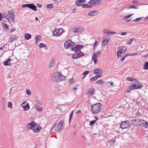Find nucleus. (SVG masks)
I'll list each match as a JSON object with an SVG mask.
<instances>
[{
    "instance_id": "15",
    "label": "nucleus",
    "mask_w": 148,
    "mask_h": 148,
    "mask_svg": "<svg viewBox=\"0 0 148 148\" xmlns=\"http://www.w3.org/2000/svg\"><path fill=\"white\" fill-rule=\"evenodd\" d=\"M101 3V1L100 0H91L88 2V3L90 4L99 5Z\"/></svg>"
},
{
    "instance_id": "16",
    "label": "nucleus",
    "mask_w": 148,
    "mask_h": 148,
    "mask_svg": "<svg viewBox=\"0 0 148 148\" xmlns=\"http://www.w3.org/2000/svg\"><path fill=\"white\" fill-rule=\"evenodd\" d=\"M140 121V120L139 119H134V120H131L132 124L135 126L139 125Z\"/></svg>"
},
{
    "instance_id": "64",
    "label": "nucleus",
    "mask_w": 148,
    "mask_h": 148,
    "mask_svg": "<svg viewBox=\"0 0 148 148\" xmlns=\"http://www.w3.org/2000/svg\"><path fill=\"white\" fill-rule=\"evenodd\" d=\"M132 2L134 4H137L138 3V1H132Z\"/></svg>"
},
{
    "instance_id": "14",
    "label": "nucleus",
    "mask_w": 148,
    "mask_h": 148,
    "mask_svg": "<svg viewBox=\"0 0 148 148\" xmlns=\"http://www.w3.org/2000/svg\"><path fill=\"white\" fill-rule=\"evenodd\" d=\"M93 73L97 75V76H101L103 73L102 71L100 69H96L94 70Z\"/></svg>"
},
{
    "instance_id": "56",
    "label": "nucleus",
    "mask_w": 148,
    "mask_h": 148,
    "mask_svg": "<svg viewBox=\"0 0 148 148\" xmlns=\"http://www.w3.org/2000/svg\"><path fill=\"white\" fill-rule=\"evenodd\" d=\"M126 34V32H121L120 34L121 35H125Z\"/></svg>"
},
{
    "instance_id": "32",
    "label": "nucleus",
    "mask_w": 148,
    "mask_h": 148,
    "mask_svg": "<svg viewBox=\"0 0 148 148\" xmlns=\"http://www.w3.org/2000/svg\"><path fill=\"white\" fill-rule=\"evenodd\" d=\"M41 36L39 35H37L35 37L36 39V43H37V42L38 41L41 40Z\"/></svg>"
},
{
    "instance_id": "11",
    "label": "nucleus",
    "mask_w": 148,
    "mask_h": 148,
    "mask_svg": "<svg viewBox=\"0 0 148 148\" xmlns=\"http://www.w3.org/2000/svg\"><path fill=\"white\" fill-rule=\"evenodd\" d=\"M9 18H10L11 21L14 22L15 20V15L13 12L9 11L8 12Z\"/></svg>"
},
{
    "instance_id": "60",
    "label": "nucleus",
    "mask_w": 148,
    "mask_h": 148,
    "mask_svg": "<svg viewBox=\"0 0 148 148\" xmlns=\"http://www.w3.org/2000/svg\"><path fill=\"white\" fill-rule=\"evenodd\" d=\"M136 113H137V114H136L135 116L138 115L140 114V112L138 111V110H137V111Z\"/></svg>"
},
{
    "instance_id": "34",
    "label": "nucleus",
    "mask_w": 148,
    "mask_h": 148,
    "mask_svg": "<svg viewBox=\"0 0 148 148\" xmlns=\"http://www.w3.org/2000/svg\"><path fill=\"white\" fill-rule=\"evenodd\" d=\"M130 81H133L135 83H138V80L137 79H134L132 77H130Z\"/></svg>"
},
{
    "instance_id": "4",
    "label": "nucleus",
    "mask_w": 148,
    "mask_h": 148,
    "mask_svg": "<svg viewBox=\"0 0 148 148\" xmlns=\"http://www.w3.org/2000/svg\"><path fill=\"white\" fill-rule=\"evenodd\" d=\"M75 44L72 42L70 39H69L65 42L64 44V47L66 48H72Z\"/></svg>"
},
{
    "instance_id": "54",
    "label": "nucleus",
    "mask_w": 148,
    "mask_h": 148,
    "mask_svg": "<svg viewBox=\"0 0 148 148\" xmlns=\"http://www.w3.org/2000/svg\"><path fill=\"white\" fill-rule=\"evenodd\" d=\"M94 62L95 63V64H96L98 60L97 59L95 58V59H94Z\"/></svg>"
},
{
    "instance_id": "3",
    "label": "nucleus",
    "mask_w": 148,
    "mask_h": 148,
    "mask_svg": "<svg viewBox=\"0 0 148 148\" xmlns=\"http://www.w3.org/2000/svg\"><path fill=\"white\" fill-rule=\"evenodd\" d=\"M64 125V121L63 120H61L56 125H54L51 130L53 128L54 126L55 131L57 132H60L63 130Z\"/></svg>"
},
{
    "instance_id": "43",
    "label": "nucleus",
    "mask_w": 148,
    "mask_h": 148,
    "mask_svg": "<svg viewBox=\"0 0 148 148\" xmlns=\"http://www.w3.org/2000/svg\"><path fill=\"white\" fill-rule=\"evenodd\" d=\"M53 7V5L52 4H47L46 5V7L49 8H52Z\"/></svg>"
},
{
    "instance_id": "52",
    "label": "nucleus",
    "mask_w": 148,
    "mask_h": 148,
    "mask_svg": "<svg viewBox=\"0 0 148 148\" xmlns=\"http://www.w3.org/2000/svg\"><path fill=\"white\" fill-rule=\"evenodd\" d=\"M129 55H125V56L123 57H122V58L121 59V61H123L124 60H125V57H126V56H128Z\"/></svg>"
},
{
    "instance_id": "8",
    "label": "nucleus",
    "mask_w": 148,
    "mask_h": 148,
    "mask_svg": "<svg viewBox=\"0 0 148 148\" xmlns=\"http://www.w3.org/2000/svg\"><path fill=\"white\" fill-rule=\"evenodd\" d=\"M84 30V28L82 27H77L73 28L72 32L76 34L78 32H82Z\"/></svg>"
},
{
    "instance_id": "2",
    "label": "nucleus",
    "mask_w": 148,
    "mask_h": 148,
    "mask_svg": "<svg viewBox=\"0 0 148 148\" xmlns=\"http://www.w3.org/2000/svg\"><path fill=\"white\" fill-rule=\"evenodd\" d=\"M101 104L100 103H97L91 105V109L92 112L93 114H98L101 110Z\"/></svg>"
},
{
    "instance_id": "24",
    "label": "nucleus",
    "mask_w": 148,
    "mask_h": 148,
    "mask_svg": "<svg viewBox=\"0 0 148 148\" xmlns=\"http://www.w3.org/2000/svg\"><path fill=\"white\" fill-rule=\"evenodd\" d=\"M22 107L23 108L24 111L28 110L29 108V104L27 103L23 105Z\"/></svg>"
},
{
    "instance_id": "13",
    "label": "nucleus",
    "mask_w": 148,
    "mask_h": 148,
    "mask_svg": "<svg viewBox=\"0 0 148 148\" xmlns=\"http://www.w3.org/2000/svg\"><path fill=\"white\" fill-rule=\"evenodd\" d=\"M83 46L82 45H75V47L72 48V50L75 51H80V50L82 48Z\"/></svg>"
},
{
    "instance_id": "49",
    "label": "nucleus",
    "mask_w": 148,
    "mask_h": 148,
    "mask_svg": "<svg viewBox=\"0 0 148 148\" xmlns=\"http://www.w3.org/2000/svg\"><path fill=\"white\" fill-rule=\"evenodd\" d=\"M40 48H42V47H46V45L45 44L42 43H40Z\"/></svg>"
},
{
    "instance_id": "45",
    "label": "nucleus",
    "mask_w": 148,
    "mask_h": 148,
    "mask_svg": "<svg viewBox=\"0 0 148 148\" xmlns=\"http://www.w3.org/2000/svg\"><path fill=\"white\" fill-rule=\"evenodd\" d=\"M137 110H135L133 111L132 112V116L133 117H135V115H136V114H137L136 112L137 111Z\"/></svg>"
},
{
    "instance_id": "20",
    "label": "nucleus",
    "mask_w": 148,
    "mask_h": 148,
    "mask_svg": "<svg viewBox=\"0 0 148 148\" xmlns=\"http://www.w3.org/2000/svg\"><path fill=\"white\" fill-rule=\"evenodd\" d=\"M98 13V11L95 10L90 12L88 13V15L89 16H92L97 15Z\"/></svg>"
},
{
    "instance_id": "7",
    "label": "nucleus",
    "mask_w": 148,
    "mask_h": 148,
    "mask_svg": "<svg viewBox=\"0 0 148 148\" xmlns=\"http://www.w3.org/2000/svg\"><path fill=\"white\" fill-rule=\"evenodd\" d=\"M63 32V29L62 28L59 29L53 32V36H59Z\"/></svg>"
},
{
    "instance_id": "59",
    "label": "nucleus",
    "mask_w": 148,
    "mask_h": 148,
    "mask_svg": "<svg viewBox=\"0 0 148 148\" xmlns=\"http://www.w3.org/2000/svg\"><path fill=\"white\" fill-rule=\"evenodd\" d=\"M77 8L75 7H74L72 8L71 9V10L73 11H74L76 10Z\"/></svg>"
},
{
    "instance_id": "57",
    "label": "nucleus",
    "mask_w": 148,
    "mask_h": 148,
    "mask_svg": "<svg viewBox=\"0 0 148 148\" xmlns=\"http://www.w3.org/2000/svg\"><path fill=\"white\" fill-rule=\"evenodd\" d=\"M136 5H132L130 6V8H133L134 9H136Z\"/></svg>"
},
{
    "instance_id": "10",
    "label": "nucleus",
    "mask_w": 148,
    "mask_h": 148,
    "mask_svg": "<svg viewBox=\"0 0 148 148\" xmlns=\"http://www.w3.org/2000/svg\"><path fill=\"white\" fill-rule=\"evenodd\" d=\"M139 126L145 128H147L148 127V123L143 120H140Z\"/></svg>"
},
{
    "instance_id": "21",
    "label": "nucleus",
    "mask_w": 148,
    "mask_h": 148,
    "mask_svg": "<svg viewBox=\"0 0 148 148\" xmlns=\"http://www.w3.org/2000/svg\"><path fill=\"white\" fill-rule=\"evenodd\" d=\"M137 40L135 38H132L130 40V45L133 44L135 45L137 43Z\"/></svg>"
},
{
    "instance_id": "18",
    "label": "nucleus",
    "mask_w": 148,
    "mask_h": 148,
    "mask_svg": "<svg viewBox=\"0 0 148 148\" xmlns=\"http://www.w3.org/2000/svg\"><path fill=\"white\" fill-rule=\"evenodd\" d=\"M100 54L101 52L100 51H97L96 53H94L92 56V60H94V59L99 57Z\"/></svg>"
},
{
    "instance_id": "46",
    "label": "nucleus",
    "mask_w": 148,
    "mask_h": 148,
    "mask_svg": "<svg viewBox=\"0 0 148 148\" xmlns=\"http://www.w3.org/2000/svg\"><path fill=\"white\" fill-rule=\"evenodd\" d=\"M3 28L5 29H7L8 28V26L5 23H3Z\"/></svg>"
},
{
    "instance_id": "48",
    "label": "nucleus",
    "mask_w": 148,
    "mask_h": 148,
    "mask_svg": "<svg viewBox=\"0 0 148 148\" xmlns=\"http://www.w3.org/2000/svg\"><path fill=\"white\" fill-rule=\"evenodd\" d=\"M127 48L126 47L123 46L122 47V48L121 49L122 50L123 52H124L125 51H126L127 50Z\"/></svg>"
},
{
    "instance_id": "5",
    "label": "nucleus",
    "mask_w": 148,
    "mask_h": 148,
    "mask_svg": "<svg viewBox=\"0 0 148 148\" xmlns=\"http://www.w3.org/2000/svg\"><path fill=\"white\" fill-rule=\"evenodd\" d=\"M132 84H131V86L130 87V91L132 89H140L143 86L142 85L138 83Z\"/></svg>"
},
{
    "instance_id": "27",
    "label": "nucleus",
    "mask_w": 148,
    "mask_h": 148,
    "mask_svg": "<svg viewBox=\"0 0 148 148\" xmlns=\"http://www.w3.org/2000/svg\"><path fill=\"white\" fill-rule=\"evenodd\" d=\"M82 7L84 8H90L92 7V5L85 4L82 5Z\"/></svg>"
},
{
    "instance_id": "55",
    "label": "nucleus",
    "mask_w": 148,
    "mask_h": 148,
    "mask_svg": "<svg viewBox=\"0 0 148 148\" xmlns=\"http://www.w3.org/2000/svg\"><path fill=\"white\" fill-rule=\"evenodd\" d=\"M3 18L2 14L0 13V21H1Z\"/></svg>"
},
{
    "instance_id": "58",
    "label": "nucleus",
    "mask_w": 148,
    "mask_h": 148,
    "mask_svg": "<svg viewBox=\"0 0 148 148\" xmlns=\"http://www.w3.org/2000/svg\"><path fill=\"white\" fill-rule=\"evenodd\" d=\"M36 5L39 8H41L42 6V5L40 4L37 3L36 4Z\"/></svg>"
},
{
    "instance_id": "25",
    "label": "nucleus",
    "mask_w": 148,
    "mask_h": 148,
    "mask_svg": "<svg viewBox=\"0 0 148 148\" xmlns=\"http://www.w3.org/2000/svg\"><path fill=\"white\" fill-rule=\"evenodd\" d=\"M58 75L59 76V77L60 82L61 81L64 80L65 79V77L62 75L60 73L58 72Z\"/></svg>"
},
{
    "instance_id": "22",
    "label": "nucleus",
    "mask_w": 148,
    "mask_h": 148,
    "mask_svg": "<svg viewBox=\"0 0 148 148\" xmlns=\"http://www.w3.org/2000/svg\"><path fill=\"white\" fill-rule=\"evenodd\" d=\"M11 60L9 58L4 62L3 63V64L5 66H6L11 64L12 63L10 62Z\"/></svg>"
},
{
    "instance_id": "30",
    "label": "nucleus",
    "mask_w": 148,
    "mask_h": 148,
    "mask_svg": "<svg viewBox=\"0 0 148 148\" xmlns=\"http://www.w3.org/2000/svg\"><path fill=\"white\" fill-rule=\"evenodd\" d=\"M34 107L38 111H41L42 110V108L41 106L36 105L34 106Z\"/></svg>"
},
{
    "instance_id": "39",
    "label": "nucleus",
    "mask_w": 148,
    "mask_h": 148,
    "mask_svg": "<svg viewBox=\"0 0 148 148\" xmlns=\"http://www.w3.org/2000/svg\"><path fill=\"white\" fill-rule=\"evenodd\" d=\"M16 36H11L10 38V41H11V42H12L14 40L16 39Z\"/></svg>"
},
{
    "instance_id": "19",
    "label": "nucleus",
    "mask_w": 148,
    "mask_h": 148,
    "mask_svg": "<svg viewBox=\"0 0 148 148\" xmlns=\"http://www.w3.org/2000/svg\"><path fill=\"white\" fill-rule=\"evenodd\" d=\"M108 38L107 37H103V41L102 43L103 45H106L110 41V38H109L108 36Z\"/></svg>"
},
{
    "instance_id": "12",
    "label": "nucleus",
    "mask_w": 148,
    "mask_h": 148,
    "mask_svg": "<svg viewBox=\"0 0 148 148\" xmlns=\"http://www.w3.org/2000/svg\"><path fill=\"white\" fill-rule=\"evenodd\" d=\"M103 32L105 33V34L107 35H110L111 34H116V35H120V33H117L116 32L112 31H109L108 30L103 29Z\"/></svg>"
},
{
    "instance_id": "36",
    "label": "nucleus",
    "mask_w": 148,
    "mask_h": 148,
    "mask_svg": "<svg viewBox=\"0 0 148 148\" xmlns=\"http://www.w3.org/2000/svg\"><path fill=\"white\" fill-rule=\"evenodd\" d=\"M104 83L105 82L104 81L101 80H100L99 81H98L96 82V83L99 84L100 85L102 84H104Z\"/></svg>"
},
{
    "instance_id": "50",
    "label": "nucleus",
    "mask_w": 148,
    "mask_h": 148,
    "mask_svg": "<svg viewBox=\"0 0 148 148\" xmlns=\"http://www.w3.org/2000/svg\"><path fill=\"white\" fill-rule=\"evenodd\" d=\"M26 94L28 95H30V94L31 93V91L30 90L28 89H27L26 90Z\"/></svg>"
},
{
    "instance_id": "63",
    "label": "nucleus",
    "mask_w": 148,
    "mask_h": 148,
    "mask_svg": "<svg viewBox=\"0 0 148 148\" xmlns=\"http://www.w3.org/2000/svg\"><path fill=\"white\" fill-rule=\"evenodd\" d=\"M18 130H19L20 131H21V132L23 130V129L22 128H18Z\"/></svg>"
},
{
    "instance_id": "44",
    "label": "nucleus",
    "mask_w": 148,
    "mask_h": 148,
    "mask_svg": "<svg viewBox=\"0 0 148 148\" xmlns=\"http://www.w3.org/2000/svg\"><path fill=\"white\" fill-rule=\"evenodd\" d=\"M12 104L10 102H8V107L10 108H12Z\"/></svg>"
},
{
    "instance_id": "23",
    "label": "nucleus",
    "mask_w": 148,
    "mask_h": 148,
    "mask_svg": "<svg viewBox=\"0 0 148 148\" xmlns=\"http://www.w3.org/2000/svg\"><path fill=\"white\" fill-rule=\"evenodd\" d=\"M29 8L35 11L37 10L36 7L34 4L32 3L30 4Z\"/></svg>"
},
{
    "instance_id": "37",
    "label": "nucleus",
    "mask_w": 148,
    "mask_h": 148,
    "mask_svg": "<svg viewBox=\"0 0 148 148\" xmlns=\"http://www.w3.org/2000/svg\"><path fill=\"white\" fill-rule=\"evenodd\" d=\"M3 16L6 19L8 20L9 21H10V19H9V18L8 16V14H3Z\"/></svg>"
},
{
    "instance_id": "26",
    "label": "nucleus",
    "mask_w": 148,
    "mask_h": 148,
    "mask_svg": "<svg viewBox=\"0 0 148 148\" xmlns=\"http://www.w3.org/2000/svg\"><path fill=\"white\" fill-rule=\"evenodd\" d=\"M107 84L109 87H114V84L112 81L108 82L107 83Z\"/></svg>"
},
{
    "instance_id": "29",
    "label": "nucleus",
    "mask_w": 148,
    "mask_h": 148,
    "mask_svg": "<svg viewBox=\"0 0 148 148\" xmlns=\"http://www.w3.org/2000/svg\"><path fill=\"white\" fill-rule=\"evenodd\" d=\"M55 64V63L54 61L53 60L51 61L49 64L48 65V67L49 68H51L54 66Z\"/></svg>"
},
{
    "instance_id": "62",
    "label": "nucleus",
    "mask_w": 148,
    "mask_h": 148,
    "mask_svg": "<svg viewBox=\"0 0 148 148\" xmlns=\"http://www.w3.org/2000/svg\"><path fill=\"white\" fill-rule=\"evenodd\" d=\"M81 2V3H82V4L83 3L85 2L86 0H79Z\"/></svg>"
},
{
    "instance_id": "42",
    "label": "nucleus",
    "mask_w": 148,
    "mask_h": 148,
    "mask_svg": "<svg viewBox=\"0 0 148 148\" xmlns=\"http://www.w3.org/2000/svg\"><path fill=\"white\" fill-rule=\"evenodd\" d=\"M143 18V17H140L139 18H137L136 19H135L134 21H136L137 22L141 20Z\"/></svg>"
},
{
    "instance_id": "61",
    "label": "nucleus",
    "mask_w": 148,
    "mask_h": 148,
    "mask_svg": "<svg viewBox=\"0 0 148 148\" xmlns=\"http://www.w3.org/2000/svg\"><path fill=\"white\" fill-rule=\"evenodd\" d=\"M130 18V14L129 15H127V16H125V17H124V18L125 19H126L128 18Z\"/></svg>"
},
{
    "instance_id": "28",
    "label": "nucleus",
    "mask_w": 148,
    "mask_h": 148,
    "mask_svg": "<svg viewBox=\"0 0 148 148\" xmlns=\"http://www.w3.org/2000/svg\"><path fill=\"white\" fill-rule=\"evenodd\" d=\"M101 77V76H96L91 78L90 79L91 82H93L96 80L99 77Z\"/></svg>"
},
{
    "instance_id": "31",
    "label": "nucleus",
    "mask_w": 148,
    "mask_h": 148,
    "mask_svg": "<svg viewBox=\"0 0 148 148\" xmlns=\"http://www.w3.org/2000/svg\"><path fill=\"white\" fill-rule=\"evenodd\" d=\"M25 38L27 40H29L31 38V35L29 34H25Z\"/></svg>"
},
{
    "instance_id": "41",
    "label": "nucleus",
    "mask_w": 148,
    "mask_h": 148,
    "mask_svg": "<svg viewBox=\"0 0 148 148\" xmlns=\"http://www.w3.org/2000/svg\"><path fill=\"white\" fill-rule=\"evenodd\" d=\"M30 4H23L22 5V7L23 8H26V7H28L29 8Z\"/></svg>"
},
{
    "instance_id": "9",
    "label": "nucleus",
    "mask_w": 148,
    "mask_h": 148,
    "mask_svg": "<svg viewBox=\"0 0 148 148\" xmlns=\"http://www.w3.org/2000/svg\"><path fill=\"white\" fill-rule=\"evenodd\" d=\"M59 76L58 72L54 73L52 75V79L55 82H60Z\"/></svg>"
},
{
    "instance_id": "17",
    "label": "nucleus",
    "mask_w": 148,
    "mask_h": 148,
    "mask_svg": "<svg viewBox=\"0 0 148 148\" xmlns=\"http://www.w3.org/2000/svg\"><path fill=\"white\" fill-rule=\"evenodd\" d=\"M95 91V89L92 88H89L88 91V95L90 97L94 94Z\"/></svg>"
},
{
    "instance_id": "6",
    "label": "nucleus",
    "mask_w": 148,
    "mask_h": 148,
    "mask_svg": "<svg viewBox=\"0 0 148 148\" xmlns=\"http://www.w3.org/2000/svg\"><path fill=\"white\" fill-rule=\"evenodd\" d=\"M84 55V53L82 52L81 51H76L75 53L73 54L72 57L74 59L80 57Z\"/></svg>"
},
{
    "instance_id": "33",
    "label": "nucleus",
    "mask_w": 148,
    "mask_h": 148,
    "mask_svg": "<svg viewBox=\"0 0 148 148\" xmlns=\"http://www.w3.org/2000/svg\"><path fill=\"white\" fill-rule=\"evenodd\" d=\"M123 52V51L120 49V50L117 52V55L118 56V58H119L121 57V56H120L121 54H122Z\"/></svg>"
},
{
    "instance_id": "53",
    "label": "nucleus",
    "mask_w": 148,
    "mask_h": 148,
    "mask_svg": "<svg viewBox=\"0 0 148 148\" xmlns=\"http://www.w3.org/2000/svg\"><path fill=\"white\" fill-rule=\"evenodd\" d=\"M89 72L88 71H85L83 73V75H86L87 74H88L89 73Z\"/></svg>"
},
{
    "instance_id": "38",
    "label": "nucleus",
    "mask_w": 148,
    "mask_h": 148,
    "mask_svg": "<svg viewBox=\"0 0 148 148\" xmlns=\"http://www.w3.org/2000/svg\"><path fill=\"white\" fill-rule=\"evenodd\" d=\"M144 69L145 70L148 69V62H146L144 65Z\"/></svg>"
},
{
    "instance_id": "47",
    "label": "nucleus",
    "mask_w": 148,
    "mask_h": 148,
    "mask_svg": "<svg viewBox=\"0 0 148 148\" xmlns=\"http://www.w3.org/2000/svg\"><path fill=\"white\" fill-rule=\"evenodd\" d=\"M97 120V119H96L95 121L93 120L92 121H90V125H93L94 124V123Z\"/></svg>"
},
{
    "instance_id": "35",
    "label": "nucleus",
    "mask_w": 148,
    "mask_h": 148,
    "mask_svg": "<svg viewBox=\"0 0 148 148\" xmlns=\"http://www.w3.org/2000/svg\"><path fill=\"white\" fill-rule=\"evenodd\" d=\"M75 5L77 6H80L82 5V3H81V2L79 0L77 1L75 3Z\"/></svg>"
},
{
    "instance_id": "51",
    "label": "nucleus",
    "mask_w": 148,
    "mask_h": 148,
    "mask_svg": "<svg viewBox=\"0 0 148 148\" xmlns=\"http://www.w3.org/2000/svg\"><path fill=\"white\" fill-rule=\"evenodd\" d=\"M121 125L120 127L122 128V129L125 128L127 127L126 126H123V123Z\"/></svg>"
},
{
    "instance_id": "40",
    "label": "nucleus",
    "mask_w": 148,
    "mask_h": 148,
    "mask_svg": "<svg viewBox=\"0 0 148 148\" xmlns=\"http://www.w3.org/2000/svg\"><path fill=\"white\" fill-rule=\"evenodd\" d=\"M73 111H72L70 114L69 116V122H70V121H71V119L72 118L73 114Z\"/></svg>"
},
{
    "instance_id": "1",
    "label": "nucleus",
    "mask_w": 148,
    "mask_h": 148,
    "mask_svg": "<svg viewBox=\"0 0 148 148\" xmlns=\"http://www.w3.org/2000/svg\"><path fill=\"white\" fill-rule=\"evenodd\" d=\"M26 128L27 130H32L34 132L38 133L40 132L42 127L34 122L32 121L27 124L26 125Z\"/></svg>"
}]
</instances>
